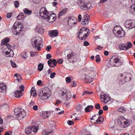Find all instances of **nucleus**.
Listing matches in <instances>:
<instances>
[{
    "label": "nucleus",
    "mask_w": 135,
    "mask_h": 135,
    "mask_svg": "<svg viewBox=\"0 0 135 135\" xmlns=\"http://www.w3.org/2000/svg\"><path fill=\"white\" fill-rule=\"evenodd\" d=\"M89 34V30L85 27L81 28L78 33V38L82 40H85Z\"/></svg>",
    "instance_id": "1"
},
{
    "label": "nucleus",
    "mask_w": 135,
    "mask_h": 135,
    "mask_svg": "<svg viewBox=\"0 0 135 135\" xmlns=\"http://www.w3.org/2000/svg\"><path fill=\"white\" fill-rule=\"evenodd\" d=\"M32 44L33 47L38 51L41 50L40 46L42 43V39L39 36L33 37L32 40Z\"/></svg>",
    "instance_id": "2"
},
{
    "label": "nucleus",
    "mask_w": 135,
    "mask_h": 135,
    "mask_svg": "<svg viewBox=\"0 0 135 135\" xmlns=\"http://www.w3.org/2000/svg\"><path fill=\"white\" fill-rule=\"evenodd\" d=\"M60 97L65 100H68L71 97L72 95L69 90L62 89L59 92Z\"/></svg>",
    "instance_id": "3"
},
{
    "label": "nucleus",
    "mask_w": 135,
    "mask_h": 135,
    "mask_svg": "<svg viewBox=\"0 0 135 135\" xmlns=\"http://www.w3.org/2000/svg\"><path fill=\"white\" fill-rule=\"evenodd\" d=\"M118 124L122 127L125 128L130 124L129 121L123 117L119 116L117 120Z\"/></svg>",
    "instance_id": "4"
},
{
    "label": "nucleus",
    "mask_w": 135,
    "mask_h": 135,
    "mask_svg": "<svg viewBox=\"0 0 135 135\" xmlns=\"http://www.w3.org/2000/svg\"><path fill=\"white\" fill-rule=\"evenodd\" d=\"M14 111L15 115L19 119H21L26 116L25 112L20 108H16Z\"/></svg>",
    "instance_id": "5"
},
{
    "label": "nucleus",
    "mask_w": 135,
    "mask_h": 135,
    "mask_svg": "<svg viewBox=\"0 0 135 135\" xmlns=\"http://www.w3.org/2000/svg\"><path fill=\"white\" fill-rule=\"evenodd\" d=\"M77 2L80 8L83 10H87L90 6V4H86L84 0H78Z\"/></svg>",
    "instance_id": "6"
},
{
    "label": "nucleus",
    "mask_w": 135,
    "mask_h": 135,
    "mask_svg": "<svg viewBox=\"0 0 135 135\" xmlns=\"http://www.w3.org/2000/svg\"><path fill=\"white\" fill-rule=\"evenodd\" d=\"M113 32L114 33H117V36L118 37H123L125 34L124 31L119 26H117L114 27Z\"/></svg>",
    "instance_id": "7"
},
{
    "label": "nucleus",
    "mask_w": 135,
    "mask_h": 135,
    "mask_svg": "<svg viewBox=\"0 0 135 135\" xmlns=\"http://www.w3.org/2000/svg\"><path fill=\"white\" fill-rule=\"evenodd\" d=\"M38 129V127L37 126L32 125L31 127L26 128L25 129L26 134H29L33 131L35 133H36Z\"/></svg>",
    "instance_id": "8"
},
{
    "label": "nucleus",
    "mask_w": 135,
    "mask_h": 135,
    "mask_svg": "<svg viewBox=\"0 0 135 135\" xmlns=\"http://www.w3.org/2000/svg\"><path fill=\"white\" fill-rule=\"evenodd\" d=\"M124 26L127 28L132 29L135 26V20H127L125 22Z\"/></svg>",
    "instance_id": "9"
},
{
    "label": "nucleus",
    "mask_w": 135,
    "mask_h": 135,
    "mask_svg": "<svg viewBox=\"0 0 135 135\" xmlns=\"http://www.w3.org/2000/svg\"><path fill=\"white\" fill-rule=\"evenodd\" d=\"M39 14L40 16L43 19H45L47 17L49 14L46 9L42 7L40 9Z\"/></svg>",
    "instance_id": "10"
},
{
    "label": "nucleus",
    "mask_w": 135,
    "mask_h": 135,
    "mask_svg": "<svg viewBox=\"0 0 135 135\" xmlns=\"http://www.w3.org/2000/svg\"><path fill=\"white\" fill-rule=\"evenodd\" d=\"M132 45L130 42L126 43V45L124 44H121L119 45V48L120 50H127L131 48Z\"/></svg>",
    "instance_id": "11"
},
{
    "label": "nucleus",
    "mask_w": 135,
    "mask_h": 135,
    "mask_svg": "<svg viewBox=\"0 0 135 135\" xmlns=\"http://www.w3.org/2000/svg\"><path fill=\"white\" fill-rule=\"evenodd\" d=\"M19 23H15L13 25V26L12 27V30L13 31L16 32V33L15 35H17L19 33L22 31L21 26L19 27Z\"/></svg>",
    "instance_id": "12"
},
{
    "label": "nucleus",
    "mask_w": 135,
    "mask_h": 135,
    "mask_svg": "<svg viewBox=\"0 0 135 135\" xmlns=\"http://www.w3.org/2000/svg\"><path fill=\"white\" fill-rule=\"evenodd\" d=\"M76 54L73 52H71L67 55V59L69 60L72 59L71 60L72 62L73 63L76 62L77 61L76 58Z\"/></svg>",
    "instance_id": "13"
},
{
    "label": "nucleus",
    "mask_w": 135,
    "mask_h": 135,
    "mask_svg": "<svg viewBox=\"0 0 135 135\" xmlns=\"http://www.w3.org/2000/svg\"><path fill=\"white\" fill-rule=\"evenodd\" d=\"M100 99L101 101L105 104L107 103L110 100V97L105 94L101 96Z\"/></svg>",
    "instance_id": "14"
},
{
    "label": "nucleus",
    "mask_w": 135,
    "mask_h": 135,
    "mask_svg": "<svg viewBox=\"0 0 135 135\" xmlns=\"http://www.w3.org/2000/svg\"><path fill=\"white\" fill-rule=\"evenodd\" d=\"M56 16L55 14L52 13L51 15L47 16L46 18H45L46 21L49 22H54L56 20Z\"/></svg>",
    "instance_id": "15"
},
{
    "label": "nucleus",
    "mask_w": 135,
    "mask_h": 135,
    "mask_svg": "<svg viewBox=\"0 0 135 135\" xmlns=\"http://www.w3.org/2000/svg\"><path fill=\"white\" fill-rule=\"evenodd\" d=\"M58 33L57 30H50L49 32V35L50 36L54 37L58 36Z\"/></svg>",
    "instance_id": "16"
},
{
    "label": "nucleus",
    "mask_w": 135,
    "mask_h": 135,
    "mask_svg": "<svg viewBox=\"0 0 135 135\" xmlns=\"http://www.w3.org/2000/svg\"><path fill=\"white\" fill-rule=\"evenodd\" d=\"M51 96L49 94H44V93L40 92L39 94L40 98L42 100H45L48 99Z\"/></svg>",
    "instance_id": "17"
},
{
    "label": "nucleus",
    "mask_w": 135,
    "mask_h": 135,
    "mask_svg": "<svg viewBox=\"0 0 135 135\" xmlns=\"http://www.w3.org/2000/svg\"><path fill=\"white\" fill-rule=\"evenodd\" d=\"M93 77L90 74L88 75L85 78V82L89 83L92 82L93 80Z\"/></svg>",
    "instance_id": "18"
},
{
    "label": "nucleus",
    "mask_w": 135,
    "mask_h": 135,
    "mask_svg": "<svg viewBox=\"0 0 135 135\" xmlns=\"http://www.w3.org/2000/svg\"><path fill=\"white\" fill-rule=\"evenodd\" d=\"M6 86L5 84L0 83V92L5 93L6 91Z\"/></svg>",
    "instance_id": "19"
},
{
    "label": "nucleus",
    "mask_w": 135,
    "mask_h": 135,
    "mask_svg": "<svg viewBox=\"0 0 135 135\" xmlns=\"http://www.w3.org/2000/svg\"><path fill=\"white\" fill-rule=\"evenodd\" d=\"M41 92L44 93V94H49L50 95L51 94V92L50 89L47 88H43Z\"/></svg>",
    "instance_id": "20"
},
{
    "label": "nucleus",
    "mask_w": 135,
    "mask_h": 135,
    "mask_svg": "<svg viewBox=\"0 0 135 135\" xmlns=\"http://www.w3.org/2000/svg\"><path fill=\"white\" fill-rule=\"evenodd\" d=\"M49 115V113L47 112H42L41 114V117L43 119L47 118Z\"/></svg>",
    "instance_id": "21"
},
{
    "label": "nucleus",
    "mask_w": 135,
    "mask_h": 135,
    "mask_svg": "<svg viewBox=\"0 0 135 135\" xmlns=\"http://www.w3.org/2000/svg\"><path fill=\"white\" fill-rule=\"evenodd\" d=\"M9 41V39L8 38H6L2 40L1 43V46H2L8 43Z\"/></svg>",
    "instance_id": "22"
},
{
    "label": "nucleus",
    "mask_w": 135,
    "mask_h": 135,
    "mask_svg": "<svg viewBox=\"0 0 135 135\" xmlns=\"http://www.w3.org/2000/svg\"><path fill=\"white\" fill-rule=\"evenodd\" d=\"M4 53H5L6 56L7 57H12L14 54L13 51H6L5 52L4 51L3 53L4 54Z\"/></svg>",
    "instance_id": "23"
},
{
    "label": "nucleus",
    "mask_w": 135,
    "mask_h": 135,
    "mask_svg": "<svg viewBox=\"0 0 135 135\" xmlns=\"http://www.w3.org/2000/svg\"><path fill=\"white\" fill-rule=\"evenodd\" d=\"M67 9H65L60 12L59 13L58 18L59 19H60V17L62 16L65 14V12L67 11Z\"/></svg>",
    "instance_id": "24"
},
{
    "label": "nucleus",
    "mask_w": 135,
    "mask_h": 135,
    "mask_svg": "<svg viewBox=\"0 0 135 135\" xmlns=\"http://www.w3.org/2000/svg\"><path fill=\"white\" fill-rule=\"evenodd\" d=\"M22 92H20L19 90H17L15 91V96L17 98H20L22 96L21 93Z\"/></svg>",
    "instance_id": "25"
},
{
    "label": "nucleus",
    "mask_w": 135,
    "mask_h": 135,
    "mask_svg": "<svg viewBox=\"0 0 135 135\" xmlns=\"http://www.w3.org/2000/svg\"><path fill=\"white\" fill-rule=\"evenodd\" d=\"M11 45L9 44H6L4 45V46L2 48V50H5L6 51L8 50H10V51H12L11 49H9V47H11Z\"/></svg>",
    "instance_id": "26"
},
{
    "label": "nucleus",
    "mask_w": 135,
    "mask_h": 135,
    "mask_svg": "<svg viewBox=\"0 0 135 135\" xmlns=\"http://www.w3.org/2000/svg\"><path fill=\"white\" fill-rule=\"evenodd\" d=\"M90 20V17H89V16L88 15H85L83 17L82 21H85L86 23H88V22Z\"/></svg>",
    "instance_id": "27"
},
{
    "label": "nucleus",
    "mask_w": 135,
    "mask_h": 135,
    "mask_svg": "<svg viewBox=\"0 0 135 135\" xmlns=\"http://www.w3.org/2000/svg\"><path fill=\"white\" fill-rule=\"evenodd\" d=\"M30 92L31 95L33 96L34 97H35L36 96V94L35 92V89L34 88L32 87L31 88Z\"/></svg>",
    "instance_id": "28"
},
{
    "label": "nucleus",
    "mask_w": 135,
    "mask_h": 135,
    "mask_svg": "<svg viewBox=\"0 0 135 135\" xmlns=\"http://www.w3.org/2000/svg\"><path fill=\"white\" fill-rule=\"evenodd\" d=\"M93 107L92 105H89L87 106L85 109V111L86 112H89L91 111Z\"/></svg>",
    "instance_id": "29"
},
{
    "label": "nucleus",
    "mask_w": 135,
    "mask_h": 135,
    "mask_svg": "<svg viewBox=\"0 0 135 135\" xmlns=\"http://www.w3.org/2000/svg\"><path fill=\"white\" fill-rule=\"evenodd\" d=\"M52 131H47L46 130H44L42 132V133L43 135H50Z\"/></svg>",
    "instance_id": "30"
},
{
    "label": "nucleus",
    "mask_w": 135,
    "mask_h": 135,
    "mask_svg": "<svg viewBox=\"0 0 135 135\" xmlns=\"http://www.w3.org/2000/svg\"><path fill=\"white\" fill-rule=\"evenodd\" d=\"M97 124H100L103 121V118L101 116H100L98 117V119H97Z\"/></svg>",
    "instance_id": "31"
},
{
    "label": "nucleus",
    "mask_w": 135,
    "mask_h": 135,
    "mask_svg": "<svg viewBox=\"0 0 135 135\" xmlns=\"http://www.w3.org/2000/svg\"><path fill=\"white\" fill-rule=\"evenodd\" d=\"M25 17L23 13H20L17 17V19L20 20L23 19Z\"/></svg>",
    "instance_id": "32"
},
{
    "label": "nucleus",
    "mask_w": 135,
    "mask_h": 135,
    "mask_svg": "<svg viewBox=\"0 0 135 135\" xmlns=\"http://www.w3.org/2000/svg\"><path fill=\"white\" fill-rule=\"evenodd\" d=\"M76 133V129L75 128L73 129L69 134L68 135H75Z\"/></svg>",
    "instance_id": "33"
},
{
    "label": "nucleus",
    "mask_w": 135,
    "mask_h": 135,
    "mask_svg": "<svg viewBox=\"0 0 135 135\" xmlns=\"http://www.w3.org/2000/svg\"><path fill=\"white\" fill-rule=\"evenodd\" d=\"M24 13L27 14H30L32 13V11H30L26 8H25L23 9Z\"/></svg>",
    "instance_id": "34"
},
{
    "label": "nucleus",
    "mask_w": 135,
    "mask_h": 135,
    "mask_svg": "<svg viewBox=\"0 0 135 135\" xmlns=\"http://www.w3.org/2000/svg\"><path fill=\"white\" fill-rule=\"evenodd\" d=\"M133 4L131 6V8L132 10H133L135 12V0H131Z\"/></svg>",
    "instance_id": "35"
},
{
    "label": "nucleus",
    "mask_w": 135,
    "mask_h": 135,
    "mask_svg": "<svg viewBox=\"0 0 135 135\" xmlns=\"http://www.w3.org/2000/svg\"><path fill=\"white\" fill-rule=\"evenodd\" d=\"M30 55L31 57H33L37 55V53L35 51H30Z\"/></svg>",
    "instance_id": "36"
},
{
    "label": "nucleus",
    "mask_w": 135,
    "mask_h": 135,
    "mask_svg": "<svg viewBox=\"0 0 135 135\" xmlns=\"http://www.w3.org/2000/svg\"><path fill=\"white\" fill-rule=\"evenodd\" d=\"M95 115H94L93 117L91 119V122L95 123V124H97V120H95Z\"/></svg>",
    "instance_id": "37"
},
{
    "label": "nucleus",
    "mask_w": 135,
    "mask_h": 135,
    "mask_svg": "<svg viewBox=\"0 0 135 135\" xmlns=\"http://www.w3.org/2000/svg\"><path fill=\"white\" fill-rule=\"evenodd\" d=\"M43 65L42 64L40 63L38 65V69L39 71H41L43 69Z\"/></svg>",
    "instance_id": "38"
},
{
    "label": "nucleus",
    "mask_w": 135,
    "mask_h": 135,
    "mask_svg": "<svg viewBox=\"0 0 135 135\" xmlns=\"http://www.w3.org/2000/svg\"><path fill=\"white\" fill-rule=\"evenodd\" d=\"M48 64L49 66L51 68H54V66H52L51 64L52 63V59H51L48 60Z\"/></svg>",
    "instance_id": "39"
},
{
    "label": "nucleus",
    "mask_w": 135,
    "mask_h": 135,
    "mask_svg": "<svg viewBox=\"0 0 135 135\" xmlns=\"http://www.w3.org/2000/svg\"><path fill=\"white\" fill-rule=\"evenodd\" d=\"M118 110L119 112L122 113L125 112L126 111V109L122 107H120L119 108Z\"/></svg>",
    "instance_id": "40"
},
{
    "label": "nucleus",
    "mask_w": 135,
    "mask_h": 135,
    "mask_svg": "<svg viewBox=\"0 0 135 135\" xmlns=\"http://www.w3.org/2000/svg\"><path fill=\"white\" fill-rule=\"evenodd\" d=\"M96 61L99 62L100 61V58L99 55H97L95 56Z\"/></svg>",
    "instance_id": "41"
},
{
    "label": "nucleus",
    "mask_w": 135,
    "mask_h": 135,
    "mask_svg": "<svg viewBox=\"0 0 135 135\" xmlns=\"http://www.w3.org/2000/svg\"><path fill=\"white\" fill-rule=\"evenodd\" d=\"M93 93L92 92H90L88 91H85L84 92H83V94H82V95L83 96L85 95H86L87 94H91Z\"/></svg>",
    "instance_id": "42"
},
{
    "label": "nucleus",
    "mask_w": 135,
    "mask_h": 135,
    "mask_svg": "<svg viewBox=\"0 0 135 135\" xmlns=\"http://www.w3.org/2000/svg\"><path fill=\"white\" fill-rule=\"evenodd\" d=\"M94 131L95 132L97 133L100 131V129L99 127H96L94 128Z\"/></svg>",
    "instance_id": "43"
},
{
    "label": "nucleus",
    "mask_w": 135,
    "mask_h": 135,
    "mask_svg": "<svg viewBox=\"0 0 135 135\" xmlns=\"http://www.w3.org/2000/svg\"><path fill=\"white\" fill-rule=\"evenodd\" d=\"M10 62L11 63L12 66L13 68H16L17 67V65L15 62H13L12 60L10 61Z\"/></svg>",
    "instance_id": "44"
},
{
    "label": "nucleus",
    "mask_w": 135,
    "mask_h": 135,
    "mask_svg": "<svg viewBox=\"0 0 135 135\" xmlns=\"http://www.w3.org/2000/svg\"><path fill=\"white\" fill-rule=\"evenodd\" d=\"M113 60L114 63H117L119 62L120 59L118 58H115Z\"/></svg>",
    "instance_id": "45"
},
{
    "label": "nucleus",
    "mask_w": 135,
    "mask_h": 135,
    "mask_svg": "<svg viewBox=\"0 0 135 135\" xmlns=\"http://www.w3.org/2000/svg\"><path fill=\"white\" fill-rule=\"evenodd\" d=\"M14 4L16 8H18L19 6V2L17 1H15Z\"/></svg>",
    "instance_id": "46"
},
{
    "label": "nucleus",
    "mask_w": 135,
    "mask_h": 135,
    "mask_svg": "<svg viewBox=\"0 0 135 135\" xmlns=\"http://www.w3.org/2000/svg\"><path fill=\"white\" fill-rule=\"evenodd\" d=\"M56 110L58 111V114H62L64 112V110H62L60 112H59L60 110V109L59 108H56Z\"/></svg>",
    "instance_id": "47"
},
{
    "label": "nucleus",
    "mask_w": 135,
    "mask_h": 135,
    "mask_svg": "<svg viewBox=\"0 0 135 135\" xmlns=\"http://www.w3.org/2000/svg\"><path fill=\"white\" fill-rule=\"evenodd\" d=\"M76 109L78 111H80L82 110V108L81 105H79L76 107Z\"/></svg>",
    "instance_id": "48"
},
{
    "label": "nucleus",
    "mask_w": 135,
    "mask_h": 135,
    "mask_svg": "<svg viewBox=\"0 0 135 135\" xmlns=\"http://www.w3.org/2000/svg\"><path fill=\"white\" fill-rule=\"evenodd\" d=\"M73 19L72 18H69L68 21V24L70 23L71 24H74V22H73Z\"/></svg>",
    "instance_id": "49"
},
{
    "label": "nucleus",
    "mask_w": 135,
    "mask_h": 135,
    "mask_svg": "<svg viewBox=\"0 0 135 135\" xmlns=\"http://www.w3.org/2000/svg\"><path fill=\"white\" fill-rule=\"evenodd\" d=\"M24 86L23 85H21L20 87V88L21 89V90H19L20 92H22L24 90Z\"/></svg>",
    "instance_id": "50"
},
{
    "label": "nucleus",
    "mask_w": 135,
    "mask_h": 135,
    "mask_svg": "<svg viewBox=\"0 0 135 135\" xmlns=\"http://www.w3.org/2000/svg\"><path fill=\"white\" fill-rule=\"evenodd\" d=\"M21 79L22 77L21 76L20 74L19 75H18V76L17 78V79H16V80H17L18 82H20Z\"/></svg>",
    "instance_id": "51"
},
{
    "label": "nucleus",
    "mask_w": 135,
    "mask_h": 135,
    "mask_svg": "<svg viewBox=\"0 0 135 135\" xmlns=\"http://www.w3.org/2000/svg\"><path fill=\"white\" fill-rule=\"evenodd\" d=\"M26 52H24L22 54H21V55L22 56V58L24 59H26V58H27V57L26 56H24L23 55L25 54L26 55Z\"/></svg>",
    "instance_id": "52"
},
{
    "label": "nucleus",
    "mask_w": 135,
    "mask_h": 135,
    "mask_svg": "<svg viewBox=\"0 0 135 135\" xmlns=\"http://www.w3.org/2000/svg\"><path fill=\"white\" fill-rule=\"evenodd\" d=\"M52 59V63H53V64L54 65H52V66H54V67L57 64V62L56 61V60L54 59Z\"/></svg>",
    "instance_id": "53"
},
{
    "label": "nucleus",
    "mask_w": 135,
    "mask_h": 135,
    "mask_svg": "<svg viewBox=\"0 0 135 135\" xmlns=\"http://www.w3.org/2000/svg\"><path fill=\"white\" fill-rule=\"evenodd\" d=\"M35 104L34 102L32 101H31L29 103V105L31 107L32 106H34Z\"/></svg>",
    "instance_id": "54"
},
{
    "label": "nucleus",
    "mask_w": 135,
    "mask_h": 135,
    "mask_svg": "<svg viewBox=\"0 0 135 135\" xmlns=\"http://www.w3.org/2000/svg\"><path fill=\"white\" fill-rule=\"evenodd\" d=\"M56 75V73L55 72L51 73L50 75V77L51 78H54Z\"/></svg>",
    "instance_id": "55"
},
{
    "label": "nucleus",
    "mask_w": 135,
    "mask_h": 135,
    "mask_svg": "<svg viewBox=\"0 0 135 135\" xmlns=\"http://www.w3.org/2000/svg\"><path fill=\"white\" fill-rule=\"evenodd\" d=\"M95 107L96 109H99L100 108V105L98 103L96 104Z\"/></svg>",
    "instance_id": "56"
},
{
    "label": "nucleus",
    "mask_w": 135,
    "mask_h": 135,
    "mask_svg": "<svg viewBox=\"0 0 135 135\" xmlns=\"http://www.w3.org/2000/svg\"><path fill=\"white\" fill-rule=\"evenodd\" d=\"M38 107L37 105H35L33 106L32 108L35 110H36L38 109Z\"/></svg>",
    "instance_id": "57"
},
{
    "label": "nucleus",
    "mask_w": 135,
    "mask_h": 135,
    "mask_svg": "<svg viewBox=\"0 0 135 135\" xmlns=\"http://www.w3.org/2000/svg\"><path fill=\"white\" fill-rule=\"evenodd\" d=\"M51 49V47L50 45H49L47 46L46 48V51H50Z\"/></svg>",
    "instance_id": "58"
},
{
    "label": "nucleus",
    "mask_w": 135,
    "mask_h": 135,
    "mask_svg": "<svg viewBox=\"0 0 135 135\" xmlns=\"http://www.w3.org/2000/svg\"><path fill=\"white\" fill-rule=\"evenodd\" d=\"M71 81V79L69 77H66V81L68 83H69Z\"/></svg>",
    "instance_id": "59"
},
{
    "label": "nucleus",
    "mask_w": 135,
    "mask_h": 135,
    "mask_svg": "<svg viewBox=\"0 0 135 135\" xmlns=\"http://www.w3.org/2000/svg\"><path fill=\"white\" fill-rule=\"evenodd\" d=\"M46 58L47 59H49L51 57V55L50 54H48L46 55Z\"/></svg>",
    "instance_id": "60"
},
{
    "label": "nucleus",
    "mask_w": 135,
    "mask_h": 135,
    "mask_svg": "<svg viewBox=\"0 0 135 135\" xmlns=\"http://www.w3.org/2000/svg\"><path fill=\"white\" fill-rule=\"evenodd\" d=\"M67 123L69 125H71L73 124L74 123V122L71 120H68Z\"/></svg>",
    "instance_id": "61"
},
{
    "label": "nucleus",
    "mask_w": 135,
    "mask_h": 135,
    "mask_svg": "<svg viewBox=\"0 0 135 135\" xmlns=\"http://www.w3.org/2000/svg\"><path fill=\"white\" fill-rule=\"evenodd\" d=\"M82 18V17L81 15L79 14L78 15V20L79 22H80L81 21Z\"/></svg>",
    "instance_id": "62"
},
{
    "label": "nucleus",
    "mask_w": 135,
    "mask_h": 135,
    "mask_svg": "<svg viewBox=\"0 0 135 135\" xmlns=\"http://www.w3.org/2000/svg\"><path fill=\"white\" fill-rule=\"evenodd\" d=\"M2 107L4 108H5L6 109H8L9 108V106H8L7 104H5L3 105H2Z\"/></svg>",
    "instance_id": "63"
},
{
    "label": "nucleus",
    "mask_w": 135,
    "mask_h": 135,
    "mask_svg": "<svg viewBox=\"0 0 135 135\" xmlns=\"http://www.w3.org/2000/svg\"><path fill=\"white\" fill-rule=\"evenodd\" d=\"M89 45V44L87 41H85L84 43V45L85 46H87Z\"/></svg>",
    "instance_id": "64"
}]
</instances>
